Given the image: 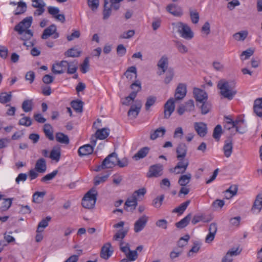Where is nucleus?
Segmentation results:
<instances>
[{"label":"nucleus","mask_w":262,"mask_h":262,"mask_svg":"<svg viewBox=\"0 0 262 262\" xmlns=\"http://www.w3.org/2000/svg\"><path fill=\"white\" fill-rule=\"evenodd\" d=\"M217 88L220 90V96L229 100H232L237 92L236 83L233 81L221 79L218 82Z\"/></svg>","instance_id":"obj_1"},{"label":"nucleus","mask_w":262,"mask_h":262,"mask_svg":"<svg viewBox=\"0 0 262 262\" xmlns=\"http://www.w3.org/2000/svg\"><path fill=\"white\" fill-rule=\"evenodd\" d=\"M225 124L224 127L225 129L230 130L232 128H235L236 132L243 134L245 133L246 130L243 126H245L244 120L242 119L236 120L233 121L230 116L225 117Z\"/></svg>","instance_id":"obj_2"},{"label":"nucleus","mask_w":262,"mask_h":262,"mask_svg":"<svg viewBox=\"0 0 262 262\" xmlns=\"http://www.w3.org/2000/svg\"><path fill=\"white\" fill-rule=\"evenodd\" d=\"M97 194V191L95 188L91 189L82 200V206L88 209L93 208L96 204Z\"/></svg>","instance_id":"obj_3"},{"label":"nucleus","mask_w":262,"mask_h":262,"mask_svg":"<svg viewBox=\"0 0 262 262\" xmlns=\"http://www.w3.org/2000/svg\"><path fill=\"white\" fill-rule=\"evenodd\" d=\"M128 232V230L122 229L118 230L117 233L113 236V239L114 241H120V249L121 251L124 253L126 256V254L130 250L128 243H125L122 239L125 237Z\"/></svg>","instance_id":"obj_4"},{"label":"nucleus","mask_w":262,"mask_h":262,"mask_svg":"<svg viewBox=\"0 0 262 262\" xmlns=\"http://www.w3.org/2000/svg\"><path fill=\"white\" fill-rule=\"evenodd\" d=\"M117 162V155L113 152L107 156L100 165H98L95 170L99 171L102 169L110 168L114 166Z\"/></svg>","instance_id":"obj_5"},{"label":"nucleus","mask_w":262,"mask_h":262,"mask_svg":"<svg viewBox=\"0 0 262 262\" xmlns=\"http://www.w3.org/2000/svg\"><path fill=\"white\" fill-rule=\"evenodd\" d=\"M176 28L178 32L182 38L190 40L193 37V33L187 24L182 22H179L177 24Z\"/></svg>","instance_id":"obj_6"},{"label":"nucleus","mask_w":262,"mask_h":262,"mask_svg":"<svg viewBox=\"0 0 262 262\" xmlns=\"http://www.w3.org/2000/svg\"><path fill=\"white\" fill-rule=\"evenodd\" d=\"M32 17L29 16L25 18L22 21L17 24L14 28V31H16L18 34H23L24 31L29 30L32 23Z\"/></svg>","instance_id":"obj_7"},{"label":"nucleus","mask_w":262,"mask_h":262,"mask_svg":"<svg viewBox=\"0 0 262 262\" xmlns=\"http://www.w3.org/2000/svg\"><path fill=\"white\" fill-rule=\"evenodd\" d=\"M163 166L160 164H157L149 167L146 173V177L148 178H158L163 174Z\"/></svg>","instance_id":"obj_8"},{"label":"nucleus","mask_w":262,"mask_h":262,"mask_svg":"<svg viewBox=\"0 0 262 262\" xmlns=\"http://www.w3.org/2000/svg\"><path fill=\"white\" fill-rule=\"evenodd\" d=\"M148 221V217L146 215L140 216L134 223V230L135 232L139 233L146 226Z\"/></svg>","instance_id":"obj_9"},{"label":"nucleus","mask_w":262,"mask_h":262,"mask_svg":"<svg viewBox=\"0 0 262 262\" xmlns=\"http://www.w3.org/2000/svg\"><path fill=\"white\" fill-rule=\"evenodd\" d=\"M56 31L57 28L56 25L52 24L44 30L41 37L43 39H46L49 36L53 35V38H57L59 37V33H57Z\"/></svg>","instance_id":"obj_10"},{"label":"nucleus","mask_w":262,"mask_h":262,"mask_svg":"<svg viewBox=\"0 0 262 262\" xmlns=\"http://www.w3.org/2000/svg\"><path fill=\"white\" fill-rule=\"evenodd\" d=\"M142 107V102L141 100H137L135 101V104L131 106L130 109L127 112V115L132 119L136 118L139 114Z\"/></svg>","instance_id":"obj_11"},{"label":"nucleus","mask_w":262,"mask_h":262,"mask_svg":"<svg viewBox=\"0 0 262 262\" xmlns=\"http://www.w3.org/2000/svg\"><path fill=\"white\" fill-rule=\"evenodd\" d=\"M179 160V162L177 163L173 169L171 170V171L176 174L183 173L185 172L189 165V161L187 159H185V158L183 160Z\"/></svg>","instance_id":"obj_12"},{"label":"nucleus","mask_w":262,"mask_h":262,"mask_svg":"<svg viewBox=\"0 0 262 262\" xmlns=\"http://www.w3.org/2000/svg\"><path fill=\"white\" fill-rule=\"evenodd\" d=\"M193 93L194 97L196 101L198 102V106H199V103L204 102V101H207L208 99V95L204 90L199 88H194L193 89Z\"/></svg>","instance_id":"obj_13"},{"label":"nucleus","mask_w":262,"mask_h":262,"mask_svg":"<svg viewBox=\"0 0 262 262\" xmlns=\"http://www.w3.org/2000/svg\"><path fill=\"white\" fill-rule=\"evenodd\" d=\"M48 11L49 13L56 20L61 21V23H64L65 21V16L63 14L59 13L60 11L58 8L53 6H49L48 8Z\"/></svg>","instance_id":"obj_14"},{"label":"nucleus","mask_w":262,"mask_h":262,"mask_svg":"<svg viewBox=\"0 0 262 262\" xmlns=\"http://www.w3.org/2000/svg\"><path fill=\"white\" fill-rule=\"evenodd\" d=\"M187 87L185 83H179L176 90L174 98L176 100L183 99L186 96Z\"/></svg>","instance_id":"obj_15"},{"label":"nucleus","mask_w":262,"mask_h":262,"mask_svg":"<svg viewBox=\"0 0 262 262\" xmlns=\"http://www.w3.org/2000/svg\"><path fill=\"white\" fill-rule=\"evenodd\" d=\"M194 128L198 135L201 137H204L207 134V124L204 122H195Z\"/></svg>","instance_id":"obj_16"},{"label":"nucleus","mask_w":262,"mask_h":262,"mask_svg":"<svg viewBox=\"0 0 262 262\" xmlns=\"http://www.w3.org/2000/svg\"><path fill=\"white\" fill-rule=\"evenodd\" d=\"M68 64V62L66 60H62L59 62L56 63L53 65L52 71L55 74L63 73Z\"/></svg>","instance_id":"obj_17"},{"label":"nucleus","mask_w":262,"mask_h":262,"mask_svg":"<svg viewBox=\"0 0 262 262\" xmlns=\"http://www.w3.org/2000/svg\"><path fill=\"white\" fill-rule=\"evenodd\" d=\"M174 110V101L173 98H170L164 105V117L169 118Z\"/></svg>","instance_id":"obj_18"},{"label":"nucleus","mask_w":262,"mask_h":262,"mask_svg":"<svg viewBox=\"0 0 262 262\" xmlns=\"http://www.w3.org/2000/svg\"><path fill=\"white\" fill-rule=\"evenodd\" d=\"M217 225L215 223H212L209 225L208 229L209 233L205 238V242L207 243H210L212 242L214 238L217 231Z\"/></svg>","instance_id":"obj_19"},{"label":"nucleus","mask_w":262,"mask_h":262,"mask_svg":"<svg viewBox=\"0 0 262 262\" xmlns=\"http://www.w3.org/2000/svg\"><path fill=\"white\" fill-rule=\"evenodd\" d=\"M112 246L110 243H106L101 248L100 256L105 259H107L112 255L113 250H111Z\"/></svg>","instance_id":"obj_20"},{"label":"nucleus","mask_w":262,"mask_h":262,"mask_svg":"<svg viewBox=\"0 0 262 262\" xmlns=\"http://www.w3.org/2000/svg\"><path fill=\"white\" fill-rule=\"evenodd\" d=\"M130 88L133 90V91L128 96V98L134 101L137 96L138 92H140L141 90V82L138 80L136 81L130 85Z\"/></svg>","instance_id":"obj_21"},{"label":"nucleus","mask_w":262,"mask_h":262,"mask_svg":"<svg viewBox=\"0 0 262 262\" xmlns=\"http://www.w3.org/2000/svg\"><path fill=\"white\" fill-rule=\"evenodd\" d=\"M138 205L137 200L132 195L128 198L125 202L124 209L127 211L133 212Z\"/></svg>","instance_id":"obj_22"},{"label":"nucleus","mask_w":262,"mask_h":262,"mask_svg":"<svg viewBox=\"0 0 262 262\" xmlns=\"http://www.w3.org/2000/svg\"><path fill=\"white\" fill-rule=\"evenodd\" d=\"M93 151V146L88 144L80 146L78 150V154L80 157H83L92 154Z\"/></svg>","instance_id":"obj_23"},{"label":"nucleus","mask_w":262,"mask_h":262,"mask_svg":"<svg viewBox=\"0 0 262 262\" xmlns=\"http://www.w3.org/2000/svg\"><path fill=\"white\" fill-rule=\"evenodd\" d=\"M166 10L174 16L180 17L183 14L182 9L173 4L167 5Z\"/></svg>","instance_id":"obj_24"},{"label":"nucleus","mask_w":262,"mask_h":262,"mask_svg":"<svg viewBox=\"0 0 262 262\" xmlns=\"http://www.w3.org/2000/svg\"><path fill=\"white\" fill-rule=\"evenodd\" d=\"M187 151V147L186 144L182 143H180L176 150L177 158L178 160L184 159L186 156Z\"/></svg>","instance_id":"obj_25"},{"label":"nucleus","mask_w":262,"mask_h":262,"mask_svg":"<svg viewBox=\"0 0 262 262\" xmlns=\"http://www.w3.org/2000/svg\"><path fill=\"white\" fill-rule=\"evenodd\" d=\"M223 150L226 157L229 158L230 157L233 150V144L231 138L230 137L225 140L223 146Z\"/></svg>","instance_id":"obj_26"},{"label":"nucleus","mask_w":262,"mask_h":262,"mask_svg":"<svg viewBox=\"0 0 262 262\" xmlns=\"http://www.w3.org/2000/svg\"><path fill=\"white\" fill-rule=\"evenodd\" d=\"M253 109V112L257 117H262V97L254 100Z\"/></svg>","instance_id":"obj_27"},{"label":"nucleus","mask_w":262,"mask_h":262,"mask_svg":"<svg viewBox=\"0 0 262 262\" xmlns=\"http://www.w3.org/2000/svg\"><path fill=\"white\" fill-rule=\"evenodd\" d=\"M166 133V129L164 127H160L150 132V139L155 140L158 138L163 137Z\"/></svg>","instance_id":"obj_28"},{"label":"nucleus","mask_w":262,"mask_h":262,"mask_svg":"<svg viewBox=\"0 0 262 262\" xmlns=\"http://www.w3.org/2000/svg\"><path fill=\"white\" fill-rule=\"evenodd\" d=\"M240 252L241 251H238L237 248L235 250L232 249L229 250L226 254L223 257L222 262H232L233 259L232 257L233 256L238 255Z\"/></svg>","instance_id":"obj_29"},{"label":"nucleus","mask_w":262,"mask_h":262,"mask_svg":"<svg viewBox=\"0 0 262 262\" xmlns=\"http://www.w3.org/2000/svg\"><path fill=\"white\" fill-rule=\"evenodd\" d=\"M35 169L38 172L43 173L47 169L46 160L43 158H40L37 160Z\"/></svg>","instance_id":"obj_30"},{"label":"nucleus","mask_w":262,"mask_h":262,"mask_svg":"<svg viewBox=\"0 0 262 262\" xmlns=\"http://www.w3.org/2000/svg\"><path fill=\"white\" fill-rule=\"evenodd\" d=\"M61 157V149L59 146H55L51 150L49 157L56 162H58Z\"/></svg>","instance_id":"obj_31"},{"label":"nucleus","mask_w":262,"mask_h":262,"mask_svg":"<svg viewBox=\"0 0 262 262\" xmlns=\"http://www.w3.org/2000/svg\"><path fill=\"white\" fill-rule=\"evenodd\" d=\"M113 4H109L108 0H104V9L103 11V19L106 20L108 18L112 13V7Z\"/></svg>","instance_id":"obj_32"},{"label":"nucleus","mask_w":262,"mask_h":262,"mask_svg":"<svg viewBox=\"0 0 262 262\" xmlns=\"http://www.w3.org/2000/svg\"><path fill=\"white\" fill-rule=\"evenodd\" d=\"M262 209V193H258L255 198V201L251 208V210H258L260 212Z\"/></svg>","instance_id":"obj_33"},{"label":"nucleus","mask_w":262,"mask_h":262,"mask_svg":"<svg viewBox=\"0 0 262 262\" xmlns=\"http://www.w3.org/2000/svg\"><path fill=\"white\" fill-rule=\"evenodd\" d=\"M43 132L46 137L50 141H53L54 139L53 135V127L50 124H45L43 125Z\"/></svg>","instance_id":"obj_34"},{"label":"nucleus","mask_w":262,"mask_h":262,"mask_svg":"<svg viewBox=\"0 0 262 262\" xmlns=\"http://www.w3.org/2000/svg\"><path fill=\"white\" fill-rule=\"evenodd\" d=\"M51 217L49 216H47L45 219H42L37 226L36 232L37 233L42 232L44 229L48 226L49 222L51 221Z\"/></svg>","instance_id":"obj_35"},{"label":"nucleus","mask_w":262,"mask_h":262,"mask_svg":"<svg viewBox=\"0 0 262 262\" xmlns=\"http://www.w3.org/2000/svg\"><path fill=\"white\" fill-rule=\"evenodd\" d=\"M168 65V59L165 55L162 56L157 64L158 68L162 69L163 73H165L166 71Z\"/></svg>","instance_id":"obj_36"},{"label":"nucleus","mask_w":262,"mask_h":262,"mask_svg":"<svg viewBox=\"0 0 262 262\" xmlns=\"http://www.w3.org/2000/svg\"><path fill=\"white\" fill-rule=\"evenodd\" d=\"M109 133L110 129L107 128L98 129L95 133L96 138L100 140H104L108 136Z\"/></svg>","instance_id":"obj_37"},{"label":"nucleus","mask_w":262,"mask_h":262,"mask_svg":"<svg viewBox=\"0 0 262 262\" xmlns=\"http://www.w3.org/2000/svg\"><path fill=\"white\" fill-rule=\"evenodd\" d=\"M56 140L61 144H68L69 143V139L67 135L62 133L58 132L55 135Z\"/></svg>","instance_id":"obj_38"},{"label":"nucleus","mask_w":262,"mask_h":262,"mask_svg":"<svg viewBox=\"0 0 262 262\" xmlns=\"http://www.w3.org/2000/svg\"><path fill=\"white\" fill-rule=\"evenodd\" d=\"M191 219V214L190 213L186 215L184 218L182 219L180 221L176 223V226L179 229H182L189 224Z\"/></svg>","instance_id":"obj_39"},{"label":"nucleus","mask_w":262,"mask_h":262,"mask_svg":"<svg viewBox=\"0 0 262 262\" xmlns=\"http://www.w3.org/2000/svg\"><path fill=\"white\" fill-rule=\"evenodd\" d=\"M149 151L148 147H144L141 148L133 157L134 159L138 160L142 159L146 156Z\"/></svg>","instance_id":"obj_40"},{"label":"nucleus","mask_w":262,"mask_h":262,"mask_svg":"<svg viewBox=\"0 0 262 262\" xmlns=\"http://www.w3.org/2000/svg\"><path fill=\"white\" fill-rule=\"evenodd\" d=\"M190 203V200H187L186 202L182 203L178 207L175 208L172 211V213H178L179 214H182L186 209L187 207Z\"/></svg>","instance_id":"obj_41"},{"label":"nucleus","mask_w":262,"mask_h":262,"mask_svg":"<svg viewBox=\"0 0 262 262\" xmlns=\"http://www.w3.org/2000/svg\"><path fill=\"white\" fill-rule=\"evenodd\" d=\"M72 108L77 113L83 111V102L81 100H73L71 103Z\"/></svg>","instance_id":"obj_42"},{"label":"nucleus","mask_w":262,"mask_h":262,"mask_svg":"<svg viewBox=\"0 0 262 262\" xmlns=\"http://www.w3.org/2000/svg\"><path fill=\"white\" fill-rule=\"evenodd\" d=\"M17 7L14 11V15H18L25 13L27 10V5L25 2H19L17 3Z\"/></svg>","instance_id":"obj_43"},{"label":"nucleus","mask_w":262,"mask_h":262,"mask_svg":"<svg viewBox=\"0 0 262 262\" xmlns=\"http://www.w3.org/2000/svg\"><path fill=\"white\" fill-rule=\"evenodd\" d=\"M191 178V174L190 173L182 175L180 177L178 181V183L182 186H185L190 182Z\"/></svg>","instance_id":"obj_44"},{"label":"nucleus","mask_w":262,"mask_h":262,"mask_svg":"<svg viewBox=\"0 0 262 262\" xmlns=\"http://www.w3.org/2000/svg\"><path fill=\"white\" fill-rule=\"evenodd\" d=\"M248 35V32L244 30L234 33L233 35V37L236 41H244L247 38Z\"/></svg>","instance_id":"obj_45"},{"label":"nucleus","mask_w":262,"mask_h":262,"mask_svg":"<svg viewBox=\"0 0 262 262\" xmlns=\"http://www.w3.org/2000/svg\"><path fill=\"white\" fill-rule=\"evenodd\" d=\"M132 73L135 75V77H137V69L136 67L132 66L129 67L124 73V75L128 80H132L133 77V75Z\"/></svg>","instance_id":"obj_46"},{"label":"nucleus","mask_w":262,"mask_h":262,"mask_svg":"<svg viewBox=\"0 0 262 262\" xmlns=\"http://www.w3.org/2000/svg\"><path fill=\"white\" fill-rule=\"evenodd\" d=\"M174 46L180 53L185 54L188 52V49L187 47L181 41L178 40L174 41Z\"/></svg>","instance_id":"obj_47"},{"label":"nucleus","mask_w":262,"mask_h":262,"mask_svg":"<svg viewBox=\"0 0 262 262\" xmlns=\"http://www.w3.org/2000/svg\"><path fill=\"white\" fill-rule=\"evenodd\" d=\"M222 133L223 130L222 126L220 124H218L214 127L213 129L212 135L213 138L216 141H219Z\"/></svg>","instance_id":"obj_48"},{"label":"nucleus","mask_w":262,"mask_h":262,"mask_svg":"<svg viewBox=\"0 0 262 262\" xmlns=\"http://www.w3.org/2000/svg\"><path fill=\"white\" fill-rule=\"evenodd\" d=\"M81 52L74 48H71L66 51L64 55L67 57H77L80 56Z\"/></svg>","instance_id":"obj_49"},{"label":"nucleus","mask_w":262,"mask_h":262,"mask_svg":"<svg viewBox=\"0 0 262 262\" xmlns=\"http://www.w3.org/2000/svg\"><path fill=\"white\" fill-rule=\"evenodd\" d=\"M12 98L11 92L8 94L6 92L0 93V103L5 104L10 102Z\"/></svg>","instance_id":"obj_50"},{"label":"nucleus","mask_w":262,"mask_h":262,"mask_svg":"<svg viewBox=\"0 0 262 262\" xmlns=\"http://www.w3.org/2000/svg\"><path fill=\"white\" fill-rule=\"evenodd\" d=\"M45 195L46 192L45 191L35 192L33 195V202L37 203H39L41 202Z\"/></svg>","instance_id":"obj_51"},{"label":"nucleus","mask_w":262,"mask_h":262,"mask_svg":"<svg viewBox=\"0 0 262 262\" xmlns=\"http://www.w3.org/2000/svg\"><path fill=\"white\" fill-rule=\"evenodd\" d=\"M199 103L201 104L200 107L201 109V113L202 114H206L210 111L211 108L210 103L208 102L207 101H204V102H201Z\"/></svg>","instance_id":"obj_52"},{"label":"nucleus","mask_w":262,"mask_h":262,"mask_svg":"<svg viewBox=\"0 0 262 262\" xmlns=\"http://www.w3.org/2000/svg\"><path fill=\"white\" fill-rule=\"evenodd\" d=\"M32 101L31 100H25L22 104V109L25 112H29L32 110Z\"/></svg>","instance_id":"obj_53"},{"label":"nucleus","mask_w":262,"mask_h":262,"mask_svg":"<svg viewBox=\"0 0 262 262\" xmlns=\"http://www.w3.org/2000/svg\"><path fill=\"white\" fill-rule=\"evenodd\" d=\"M157 98L155 96H149L146 100L145 104V110L148 111L150 107L152 106L156 102Z\"/></svg>","instance_id":"obj_54"},{"label":"nucleus","mask_w":262,"mask_h":262,"mask_svg":"<svg viewBox=\"0 0 262 262\" xmlns=\"http://www.w3.org/2000/svg\"><path fill=\"white\" fill-rule=\"evenodd\" d=\"M20 35H21V36L20 37V39L22 40L26 41L32 38L33 33L31 30H26L23 32V34Z\"/></svg>","instance_id":"obj_55"},{"label":"nucleus","mask_w":262,"mask_h":262,"mask_svg":"<svg viewBox=\"0 0 262 262\" xmlns=\"http://www.w3.org/2000/svg\"><path fill=\"white\" fill-rule=\"evenodd\" d=\"M108 177V174H106L102 176H96L94 179V185L97 186L101 183H104L106 181Z\"/></svg>","instance_id":"obj_56"},{"label":"nucleus","mask_w":262,"mask_h":262,"mask_svg":"<svg viewBox=\"0 0 262 262\" xmlns=\"http://www.w3.org/2000/svg\"><path fill=\"white\" fill-rule=\"evenodd\" d=\"M164 199V195L163 194L157 196L153 200L152 205L157 208H160L162 204Z\"/></svg>","instance_id":"obj_57"},{"label":"nucleus","mask_w":262,"mask_h":262,"mask_svg":"<svg viewBox=\"0 0 262 262\" xmlns=\"http://www.w3.org/2000/svg\"><path fill=\"white\" fill-rule=\"evenodd\" d=\"M146 192V190L144 188L139 189L134 191L133 193L132 196L136 200H138L141 196H143Z\"/></svg>","instance_id":"obj_58"},{"label":"nucleus","mask_w":262,"mask_h":262,"mask_svg":"<svg viewBox=\"0 0 262 262\" xmlns=\"http://www.w3.org/2000/svg\"><path fill=\"white\" fill-rule=\"evenodd\" d=\"M18 124L20 125L30 126L32 124V120L29 117H24L19 120Z\"/></svg>","instance_id":"obj_59"},{"label":"nucleus","mask_w":262,"mask_h":262,"mask_svg":"<svg viewBox=\"0 0 262 262\" xmlns=\"http://www.w3.org/2000/svg\"><path fill=\"white\" fill-rule=\"evenodd\" d=\"M174 76V72L172 69H169L166 73V77L164 79V82L168 84L173 79Z\"/></svg>","instance_id":"obj_60"},{"label":"nucleus","mask_w":262,"mask_h":262,"mask_svg":"<svg viewBox=\"0 0 262 262\" xmlns=\"http://www.w3.org/2000/svg\"><path fill=\"white\" fill-rule=\"evenodd\" d=\"M190 238L188 234H186L183 237L180 238L178 242V246L179 247L182 248L187 244V243Z\"/></svg>","instance_id":"obj_61"},{"label":"nucleus","mask_w":262,"mask_h":262,"mask_svg":"<svg viewBox=\"0 0 262 262\" xmlns=\"http://www.w3.org/2000/svg\"><path fill=\"white\" fill-rule=\"evenodd\" d=\"M12 200L11 199H5L3 202V204L1 207L2 211H4L7 210L11 206Z\"/></svg>","instance_id":"obj_62"},{"label":"nucleus","mask_w":262,"mask_h":262,"mask_svg":"<svg viewBox=\"0 0 262 262\" xmlns=\"http://www.w3.org/2000/svg\"><path fill=\"white\" fill-rule=\"evenodd\" d=\"M57 173H58V170H54L51 173H48V174H46V176H45L44 177H43L41 179V182H47L48 181H50V180H52L56 176Z\"/></svg>","instance_id":"obj_63"},{"label":"nucleus","mask_w":262,"mask_h":262,"mask_svg":"<svg viewBox=\"0 0 262 262\" xmlns=\"http://www.w3.org/2000/svg\"><path fill=\"white\" fill-rule=\"evenodd\" d=\"M67 67V73L72 74L76 72L77 70V64H74V62H68Z\"/></svg>","instance_id":"obj_64"}]
</instances>
